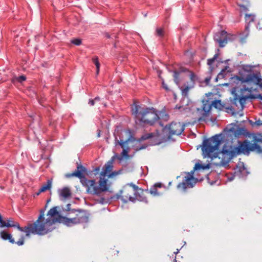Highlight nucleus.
I'll return each mask as SVG.
<instances>
[{
    "mask_svg": "<svg viewBox=\"0 0 262 262\" xmlns=\"http://www.w3.org/2000/svg\"><path fill=\"white\" fill-rule=\"evenodd\" d=\"M222 142L221 135H216L203 141L202 148L205 157L211 159L218 158L217 164L225 165L237 155H248L251 151L262 152V134L258 133L249 134L248 139L238 141L236 147L232 149L231 146L224 145L222 150L216 152Z\"/></svg>",
    "mask_w": 262,
    "mask_h": 262,
    "instance_id": "f257e3e1",
    "label": "nucleus"
},
{
    "mask_svg": "<svg viewBox=\"0 0 262 262\" xmlns=\"http://www.w3.org/2000/svg\"><path fill=\"white\" fill-rule=\"evenodd\" d=\"M242 88L240 89L239 94H235L233 97V103L243 110L247 99H251L252 92L256 90V86L262 87L261 78L255 74H250L246 77H239Z\"/></svg>",
    "mask_w": 262,
    "mask_h": 262,
    "instance_id": "f03ea898",
    "label": "nucleus"
},
{
    "mask_svg": "<svg viewBox=\"0 0 262 262\" xmlns=\"http://www.w3.org/2000/svg\"><path fill=\"white\" fill-rule=\"evenodd\" d=\"M120 193V197L125 203L129 201L134 202L136 200L146 203L148 202L143 189L133 183L127 184L123 187Z\"/></svg>",
    "mask_w": 262,
    "mask_h": 262,
    "instance_id": "7ed1b4c3",
    "label": "nucleus"
},
{
    "mask_svg": "<svg viewBox=\"0 0 262 262\" xmlns=\"http://www.w3.org/2000/svg\"><path fill=\"white\" fill-rule=\"evenodd\" d=\"M133 114L140 122L152 125L159 117L154 108L142 107L139 105H135L132 108Z\"/></svg>",
    "mask_w": 262,
    "mask_h": 262,
    "instance_id": "20e7f679",
    "label": "nucleus"
},
{
    "mask_svg": "<svg viewBox=\"0 0 262 262\" xmlns=\"http://www.w3.org/2000/svg\"><path fill=\"white\" fill-rule=\"evenodd\" d=\"M69 217H61L63 224L71 226L80 223H87L89 221L90 214L85 210H70L68 213Z\"/></svg>",
    "mask_w": 262,
    "mask_h": 262,
    "instance_id": "39448f33",
    "label": "nucleus"
},
{
    "mask_svg": "<svg viewBox=\"0 0 262 262\" xmlns=\"http://www.w3.org/2000/svg\"><path fill=\"white\" fill-rule=\"evenodd\" d=\"M45 210H40L39 215L37 220L33 223L29 224L26 229H30L31 234H38L40 235H45L49 232V230L46 225V221L45 220Z\"/></svg>",
    "mask_w": 262,
    "mask_h": 262,
    "instance_id": "423d86ee",
    "label": "nucleus"
},
{
    "mask_svg": "<svg viewBox=\"0 0 262 262\" xmlns=\"http://www.w3.org/2000/svg\"><path fill=\"white\" fill-rule=\"evenodd\" d=\"M195 170L194 167L190 172L186 173L183 181L177 185V187L178 189L185 191L187 188H192L194 186L198 181V179L194 178L193 176Z\"/></svg>",
    "mask_w": 262,
    "mask_h": 262,
    "instance_id": "0eeeda50",
    "label": "nucleus"
},
{
    "mask_svg": "<svg viewBox=\"0 0 262 262\" xmlns=\"http://www.w3.org/2000/svg\"><path fill=\"white\" fill-rule=\"evenodd\" d=\"M184 126L180 123H171L168 126H165L163 132L167 136V139L170 140L172 136L180 135L184 131Z\"/></svg>",
    "mask_w": 262,
    "mask_h": 262,
    "instance_id": "6e6552de",
    "label": "nucleus"
},
{
    "mask_svg": "<svg viewBox=\"0 0 262 262\" xmlns=\"http://www.w3.org/2000/svg\"><path fill=\"white\" fill-rule=\"evenodd\" d=\"M47 216L46 219V225H47L48 227L57 222L63 223L61 217H65V216H62L59 214L57 210V207L50 209L47 213Z\"/></svg>",
    "mask_w": 262,
    "mask_h": 262,
    "instance_id": "1a4fd4ad",
    "label": "nucleus"
},
{
    "mask_svg": "<svg viewBox=\"0 0 262 262\" xmlns=\"http://www.w3.org/2000/svg\"><path fill=\"white\" fill-rule=\"evenodd\" d=\"M82 184L86 188V192L88 193L98 196L100 195L99 186L95 180L86 179L85 180H83Z\"/></svg>",
    "mask_w": 262,
    "mask_h": 262,
    "instance_id": "9d476101",
    "label": "nucleus"
},
{
    "mask_svg": "<svg viewBox=\"0 0 262 262\" xmlns=\"http://www.w3.org/2000/svg\"><path fill=\"white\" fill-rule=\"evenodd\" d=\"M4 227L16 228L19 231L25 232L26 236H29L31 234L30 229H26V228H27V226H25L24 228L21 227L19 223L17 222L14 221L12 218H9L7 219L6 221H4L3 224L1 225V228Z\"/></svg>",
    "mask_w": 262,
    "mask_h": 262,
    "instance_id": "9b49d317",
    "label": "nucleus"
},
{
    "mask_svg": "<svg viewBox=\"0 0 262 262\" xmlns=\"http://www.w3.org/2000/svg\"><path fill=\"white\" fill-rule=\"evenodd\" d=\"M86 168L81 165H77V169L71 173H68L66 175L67 178H70L72 177H76L80 179V181L82 183L83 180H85L86 178L84 177L83 173L85 172Z\"/></svg>",
    "mask_w": 262,
    "mask_h": 262,
    "instance_id": "f8f14e48",
    "label": "nucleus"
},
{
    "mask_svg": "<svg viewBox=\"0 0 262 262\" xmlns=\"http://www.w3.org/2000/svg\"><path fill=\"white\" fill-rule=\"evenodd\" d=\"M1 237L4 240H8L9 242L11 244L16 243L18 246H21L24 244L25 237L22 235L17 242H15L14 239L12 237V236L11 234L6 232V231H3L0 233Z\"/></svg>",
    "mask_w": 262,
    "mask_h": 262,
    "instance_id": "ddd939ff",
    "label": "nucleus"
},
{
    "mask_svg": "<svg viewBox=\"0 0 262 262\" xmlns=\"http://www.w3.org/2000/svg\"><path fill=\"white\" fill-rule=\"evenodd\" d=\"M113 167L112 161L105 164L102 168V170L100 172V176L103 177H105L107 176L110 177L111 176L113 175V173H110L113 169Z\"/></svg>",
    "mask_w": 262,
    "mask_h": 262,
    "instance_id": "4468645a",
    "label": "nucleus"
},
{
    "mask_svg": "<svg viewBox=\"0 0 262 262\" xmlns=\"http://www.w3.org/2000/svg\"><path fill=\"white\" fill-rule=\"evenodd\" d=\"M105 177H100L99 181V189L100 194L102 192L108 190V187L107 185V180L104 179Z\"/></svg>",
    "mask_w": 262,
    "mask_h": 262,
    "instance_id": "2eb2a0df",
    "label": "nucleus"
},
{
    "mask_svg": "<svg viewBox=\"0 0 262 262\" xmlns=\"http://www.w3.org/2000/svg\"><path fill=\"white\" fill-rule=\"evenodd\" d=\"M226 34L227 32L226 31H222L221 32V36L223 37V39L221 38L220 37H219L218 38H215V40H216L219 43V46L221 48L225 47L228 42V40L226 37Z\"/></svg>",
    "mask_w": 262,
    "mask_h": 262,
    "instance_id": "dca6fc26",
    "label": "nucleus"
},
{
    "mask_svg": "<svg viewBox=\"0 0 262 262\" xmlns=\"http://www.w3.org/2000/svg\"><path fill=\"white\" fill-rule=\"evenodd\" d=\"M212 107L211 102L209 100H203V107L202 110L204 111L203 114V117H206L208 116L210 111Z\"/></svg>",
    "mask_w": 262,
    "mask_h": 262,
    "instance_id": "f3484780",
    "label": "nucleus"
},
{
    "mask_svg": "<svg viewBox=\"0 0 262 262\" xmlns=\"http://www.w3.org/2000/svg\"><path fill=\"white\" fill-rule=\"evenodd\" d=\"M129 151L128 147H126V149H123L122 152L121 153L120 155H115L114 156L112 157V161L117 158L118 160L121 161L124 158L128 159L129 158V155L128 154Z\"/></svg>",
    "mask_w": 262,
    "mask_h": 262,
    "instance_id": "a211bd4d",
    "label": "nucleus"
},
{
    "mask_svg": "<svg viewBox=\"0 0 262 262\" xmlns=\"http://www.w3.org/2000/svg\"><path fill=\"white\" fill-rule=\"evenodd\" d=\"M58 193L59 196L63 199L68 198L71 195V190L67 187H65L61 189L58 190Z\"/></svg>",
    "mask_w": 262,
    "mask_h": 262,
    "instance_id": "6ab92c4d",
    "label": "nucleus"
},
{
    "mask_svg": "<svg viewBox=\"0 0 262 262\" xmlns=\"http://www.w3.org/2000/svg\"><path fill=\"white\" fill-rule=\"evenodd\" d=\"M130 140V138H128L125 141H123V140H119L117 139V137H115V145H119L122 148L126 149V147H128L126 146V144Z\"/></svg>",
    "mask_w": 262,
    "mask_h": 262,
    "instance_id": "aec40b11",
    "label": "nucleus"
},
{
    "mask_svg": "<svg viewBox=\"0 0 262 262\" xmlns=\"http://www.w3.org/2000/svg\"><path fill=\"white\" fill-rule=\"evenodd\" d=\"M230 72V68L229 66H226L218 74L217 78L222 79L224 78L227 73Z\"/></svg>",
    "mask_w": 262,
    "mask_h": 262,
    "instance_id": "412c9836",
    "label": "nucleus"
},
{
    "mask_svg": "<svg viewBox=\"0 0 262 262\" xmlns=\"http://www.w3.org/2000/svg\"><path fill=\"white\" fill-rule=\"evenodd\" d=\"M212 105L214 108L222 110L224 107V104L222 103L220 100H215L211 101Z\"/></svg>",
    "mask_w": 262,
    "mask_h": 262,
    "instance_id": "4be33fe9",
    "label": "nucleus"
},
{
    "mask_svg": "<svg viewBox=\"0 0 262 262\" xmlns=\"http://www.w3.org/2000/svg\"><path fill=\"white\" fill-rule=\"evenodd\" d=\"M193 84H190L189 85H186L185 87L182 86L180 88L181 90L182 95L183 96L187 97L188 96V93L189 91L192 88H193Z\"/></svg>",
    "mask_w": 262,
    "mask_h": 262,
    "instance_id": "5701e85b",
    "label": "nucleus"
},
{
    "mask_svg": "<svg viewBox=\"0 0 262 262\" xmlns=\"http://www.w3.org/2000/svg\"><path fill=\"white\" fill-rule=\"evenodd\" d=\"M52 186V180H48L47 184L43 185L40 188V192H45L50 190Z\"/></svg>",
    "mask_w": 262,
    "mask_h": 262,
    "instance_id": "b1692460",
    "label": "nucleus"
},
{
    "mask_svg": "<svg viewBox=\"0 0 262 262\" xmlns=\"http://www.w3.org/2000/svg\"><path fill=\"white\" fill-rule=\"evenodd\" d=\"M194 170H200V169H208L210 167L209 164L206 165H202L199 163H197L194 165Z\"/></svg>",
    "mask_w": 262,
    "mask_h": 262,
    "instance_id": "393cba45",
    "label": "nucleus"
},
{
    "mask_svg": "<svg viewBox=\"0 0 262 262\" xmlns=\"http://www.w3.org/2000/svg\"><path fill=\"white\" fill-rule=\"evenodd\" d=\"M245 18L246 21L249 24L254 21L255 15L252 14H245Z\"/></svg>",
    "mask_w": 262,
    "mask_h": 262,
    "instance_id": "a878e982",
    "label": "nucleus"
},
{
    "mask_svg": "<svg viewBox=\"0 0 262 262\" xmlns=\"http://www.w3.org/2000/svg\"><path fill=\"white\" fill-rule=\"evenodd\" d=\"M92 61L94 62V63L95 64L97 71H96V74L98 75L99 73V69H100V63L98 60V57L97 56H94L92 58Z\"/></svg>",
    "mask_w": 262,
    "mask_h": 262,
    "instance_id": "bb28decb",
    "label": "nucleus"
},
{
    "mask_svg": "<svg viewBox=\"0 0 262 262\" xmlns=\"http://www.w3.org/2000/svg\"><path fill=\"white\" fill-rule=\"evenodd\" d=\"M155 34L158 37H163L165 34L164 29L162 28H157L156 30Z\"/></svg>",
    "mask_w": 262,
    "mask_h": 262,
    "instance_id": "cd10ccee",
    "label": "nucleus"
},
{
    "mask_svg": "<svg viewBox=\"0 0 262 262\" xmlns=\"http://www.w3.org/2000/svg\"><path fill=\"white\" fill-rule=\"evenodd\" d=\"M235 134L238 136L247 135L248 133L247 130L244 127H239L237 128Z\"/></svg>",
    "mask_w": 262,
    "mask_h": 262,
    "instance_id": "c85d7f7f",
    "label": "nucleus"
},
{
    "mask_svg": "<svg viewBox=\"0 0 262 262\" xmlns=\"http://www.w3.org/2000/svg\"><path fill=\"white\" fill-rule=\"evenodd\" d=\"M179 75H180V72L177 71H174L173 72V80L174 82L177 84L179 85L180 83V80H179Z\"/></svg>",
    "mask_w": 262,
    "mask_h": 262,
    "instance_id": "c756f323",
    "label": "nucleus"
},
{
    "mask_svg": "<svg viewBox=\"0 0 262 262\" xmlns=\"http://www.w3.org/2000/svg\"><path fill=\"white\" fill-rule=\"evenodd\" d=\"M190 84H193L194 86L195 81L197 80L196 75L192 72H190Z\"/></svg>",
    "mask_w": 262,
    "mask_h": 262,
    "instance_id": "7c9ffc66",
    "label": "nucleus"
},
{
    "mask_svg": "<svg viewBox=\"0 0 262 262\" xmlns=\"http://www.w3.org/2000/svg\"><path fill=\"white\" fill-rule=\"evenodd\" d=\"M100 101V98L99 97H96L94 99H90L89 102V104L91 106H93L95 104H100V103H99Z\"/></svg>",
    "mask_w": 262,
    "mask_h": 262,
    "instance_id": "2f4dec72",
    "label": "nucleus"
},
{
    "mask_svg": "<svg viewBox=\"0 0 262 262\" xmlns=\"http://www.w3.org/2000/svg\"><path fill=\"white\" fill-rule=\"evenodd\" d=\"M26 80V77L24 75H21L18 77H15L13 79V81H17L19 82H23Z\"/></svg>",
    "mask_w": 262,
    "mask_h": 262,
    "instance_id": "473e14b6",
    "label": "nucleus"
},
{
    "mask_svg": "<svg viewBox=\"0 0 262 262\" xmlns=\"http://www.w3.org/2000/svg\"><path fill=\"white\" fill-rule=\"evenodd\" d=\"M249 122L252 126L255 125L256 126H259L260 125H262V120H261L259 119L256 120L255 122H253L251 120H249Z\"/></svg>",
    "mask_w": 262,
    "mask_h": 262,
    "instance_id": "72a5a7b5",
    "label": "nucleus"
},
{
    "mask_svg": "<svg viewBox=\"0 0 262 262\" xmlns=\"http://www.w3.org/2000/svg\"><path fill=\"white\" fill-rule=\"evenodd\" d=\"M154 136V133H147L143 135L141 137L142 140H145L152 138Z\"/></svg>",
    "mask_w": 262,
    "mask_h": 262,
    "instance_id": "f704fd0d",
    "label": "nucleus"
},
{
    "mask_svg": "<svg viewBox=\"0 0 262 262\" xmlns=\"http://www.w3.org/2000/svg\"><path fill=\"white\" fill-rule=\"evenodd\" d=\"M217 56V54H215L213 58L208 59L207 60V64L210 66H211L216 59Z\"/></svg>",
    "mask_w": 262,
    "mask_h": 262,
    "instance_id": "c9c22d12",
    "label": "nucleus"
},
{
    "mask_svg": "<svg viewBox=\"0 0 262 262\" xmlns=\"http://www.w3.org/2000/svg\"><path fill=\"white\" fill-rule=\"evenodd\" d=\"M149 192L151 194H152L154 196L159 195V193L157 191V189L156 187H151L150 189Z\"/></svg>",
    "mask_w": 262,
    "mask_h": 262,
    "instance_id": "e433bc0d",
    "label": "nucleus"
},
{
    "mask_svg": "<svg viewBox=\"0 0 262 262\" xmlns=\"http://www.w3.org/2000/svg\"><path fill=\"white\" fill-rule=\"evenodd\" d=\"M238 6L241 8L243 12H247L248 11V6L237 3Z\"/></svg>",
    "mask_w": 262,
    "mask_h": 262,
    "instance_id": "4c0bfd02",
    "label": "nucleus"
},
{
    "mask_svg": "<svg viewBox=\"0 0 262 262\" xmlns=\"http://www.w3.org/2000/svg\"><path fill=\"white\" fill-rule=\"evenodd\" d=\"M71 42L76 46H79L81 43V40L79 38H75L71 40Z\"/></svg>",
    "mask_w": 262,
    "mask_h": 262,
    "instance_id": "58836bf2",
    "label": "nucleus"
},
{
    "mask_svg": "<svg viewBox=\"0 0 262 262\" xmlns=\"http://www.w3.org/2000/svg\"><path fill=\"white\" fill-rule=\"evenodd\" d=\"M251 99H259L262 100V95L258 94V95H253L251 96Z\"/></svg>",
    "mask_w": 262,
    "mask_h": 262,
    "instance_id": "ea45409f",
    "label": "nucleus"
},
{
    "mask_svg": "<svg viewBox=\"0 0 262 262\" xmlns=\"http://www.w3.org/2000/svg\"><path fill=\"white\" fill-rule=\"evenodd\" d=\"M162 85L163 88L166 91H169L170 89L167 85V84L163 81L162 82Z\"/></svg>",
    "mask_w": 262,
    "mask_h": 262,
    "instance_id": "a19ab883",
    "label": "nucleus"
},
{
    "mask_svg": "<svg viewBox=\"0 0 262 262\" xmlns=\"http://www.w3.org/2000/svg\"><path fill=\"white\" fill-rule=\"evenodd\" d=\"M4 221L2 215L0 214V228H1V225L3 224Z\"/></svg>",
    "mask_w": 262,
    "mask_h": 262,
    "instance_id": "79ce46f5",
    "label": "nucleus"
},
{
    "mask_svg": "<svg viewBox=\"0 0 262 262\" xmlns=\"http://www.w3.org/2000/svg\"><path fill=\"white\" fill-rule=\"evenodd\" d=\"M161 186H162L161 184L158 183H156L153 187L157 188V187H161Z\"/></svg>",
    "mask_w": 262,
    "mask_h": 262,
    "instance_id": "37998d69",
    "label": "nucleus"
},
{
    "mask_svg": "<svg viewBox=\"0 0 262 262\" xmlns=\"http://www.w3.org/2000/svg\"><path fill=\"white\" fill-rule=\"evenodd\" d=\"M181 107H182V106H179L178 105H176L175 107V108L176 109H179V110L180 109Z\"/></svg>",
    "mask_w": 262,
    "mask_h": 262,
    "instance_id": "c03bdc74",
    "label": "nucleus"
},
{
    "mask_svg": "<svg viewBox=\"0 0 262 262\" xmlns=\"http://www.w3.org/2000/svg\"><path fill=\"white\" fill-rule=\"evenodd\" d=\"M42 192H40V189L39 190L38 192H36V195H38L40 193H41Z\"/></svg>",
    "mask_w": 262,
    "mask_h": 262,
    "instance_id": "a18cd8bd",
    "label": "nucleus"
},
{
    "mask_svg": "<svg viewBox=\"0 0 262 262\" xmlns=\"http://www.w3.org/2000/svg\"><path fill=\"white\" fill-rule=\"evenodd\" d=\"M125 132L126 134H128L130 133V130H126Z\"/></svg>",
    "mask_w": 262,
    "mask_h": 262,
    "instance_id": "49530a36",
    "label": "nucleus"
},
{
    "mask_svg": "<svg viewBox=\"0 0 262 262\" xmlns=\"http://www.w3.org/2000/svg\"><path fill=\"white\" fill-rule=\"evenodd\" d=\"M95 170H96V171H98L99 170V167L96 168L95 169Z\"/></svg>",
    "mask_w": 262,
    "mask_h": 262,
    "instance_id": "de8ad7c7",
    "label": "nucleus"
},
{
    "mask_svg": "<svg viewBox=\"0 0 262 262\" xmlns=\"http://www.w3.org/2000/svg\"><path fill=\"white\" fill-rule=\"evenodd\" d=\"M227 109H230V110H232L233 108L232 107H230V108H227Z\"/></svg>",
    "mask_w": 262,
    "mask_h": 262,
    "instance_id": "09e8293b",
    "label": "nucleus"
},
{
    "mask_svg": "<svg viewBox=\"0 0 262 262\" xmlns=\"http://www.w3.org/2000/svg\"><path fill=\"white\" fill-rule=\"evenodd\" d=\"M100 133H98V137H100Z\"/></svg>",
    "mask_w": 262,
    "mask_h": 262,
    "instance_id": "8fccbe9b",
    "label": "nucleus"
},
{
    "mask_svg": "<svg viewBox=\"0 0 262 262\" xmlns=\"http://www.w3.org/2000/svg\"><path fill=\"white\" fill-rule=\"evenodd\" d=\"M178 250L177 249V252H174V253H178Z\"/></svg>",
    "mask_w": 262,
    "mask_h": 262,
    "instance_id": "3c124183",
    "label": "nucleus"
},
{
    "mask_svg": "<svg viewBox=\"0 0 262 262\" xmlns=\"http://www.w3.org/2000/svg\"><path fill=\"white\" fill-rule=\"evenodd\" d=\"M206 81H208V80L209 81V79H206Z\"/></svg>",
    "mask_w": 262,
    "mask_h": 262,
    "instance_id": "603ef678",
    "label": "nucleus"
},
{
    "mask_svg": "<svg viewBox=\"0 0 262 262\" xmlns=\"http://www.w3.org/2000/svg\"><path fill=\"white\" fill-rule=\"evenodd\" d=\"M179 178H180V176H178V177H177V179H178Z\"/></svg>",
    "mask_w": 262,
    "mask_h": 262,
    "instance_id": "864d4df0",
    "label": "nucleus"
},
{
    "mask_svg": "<svg viewBox=\"0 0 262 262\" xmlns=\"http://www.w3.org/2000/svg\"><path fill=\"white\" fill-rule=\"evenodd\" d=\"M174 262H177V260L176 259L174 260Z\"/></svg>",
    "mask_w": 262,
    "mask_h": 262,
    "instance_id": "5fc2aeb1",
    "label": "nucleus"
}]
</instances>
